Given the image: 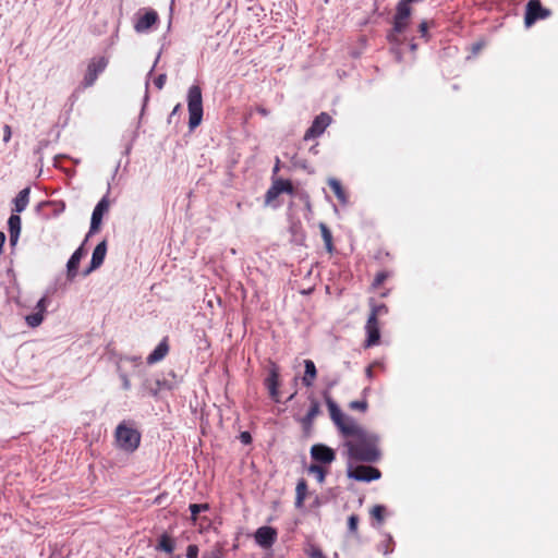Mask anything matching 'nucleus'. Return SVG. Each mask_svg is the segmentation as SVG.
Returning <instances> with one entry per match:
<instances>
[{
    "label": "nucleus",
    "mask_w": 558,
    "mask_h": 558,
    "mask_svg": "<svg viewBox=\"0 0 558 558\" xmlns=\"http://www.w3.org/2000/svg\"><path fill=\"white\" fill-rule=\"evenodd\" d=\"M51 205H53V206H56V207H57V208L54 209L56 215H57V214H59V213H62V211L65 209V205H64V203L57 204V203H54V202H49V201L39 203V204L37 205L36 209H37V210H40V209H41V207H44V206H51Z\"/></svg>",
    "instance_id": "36"
},
{
    "label": "nucleus",
    "mask_w": 558,
    "mask_h": 558,
    "mask_svg": "<svg viewBox=\"0 0 558 558\" xmlns=\"http://www.w3.org/2000/svg\"><path fill=\"white\" fill-rule=\"evenodd\" d=\"M130 151H131V145H129V146L125 148L124 154H125V155H129V154H130Z\"/></svg>",
    "instance_id": "59"
},
{
    "label": "nucleus",
    "mask_w": 558,
    "mask_h": 558,
    "mask_svg": "<svg viewBox=\"0 0 558 558\" xmlns=\"http://www.w3.org/2000/svg\"><path fill=\"white\" fill-rule=\"evenodd\" d=\"M168 352H169V343H168V338L166 337L158 343V345L147 356L146 363L148 365L156 364V363L162 361L166 357V355L168 354Z\"/></svg>",
    "instance_id": "20"
},
{
    "label": "nucleus",
    "mask_w": 558,
    "mask_h": 558,
    "mask_svg": "<svg viewBox=\"0 0 558 558\" xmlns=\"http://www.w3.org/2000/svg\"><path fill=\"white\" fill-rule=\"evenodd\" d=\"M108 209H109V198H108V195H105L97 203V205L95 206V208L92 213L90 227H89V231H88L86 239L89 235L98 232V230L100 229L101 222H102V217L108 211Z\"/></svg>",
    "instance_id": "10"
},
{
    "label": "nucleus",
    "mask_w": 558,
    "mask_h": 558,
    "mask_svg": "<svg viewBox=\"0 0 558 558\" xmlns=\"http://www.w3.org/2000/svg\"><path fill=\"white\" fill-rule=\"evenodd\" d=\"M401 33H395V31L390 29V32L387 34V39L390 44L400 45L401 41L399 39V35Z\"/></svg>",
    "instance_id": "43"
},
{
    "label": "nucleus",
    "mask_w": 558,
    "mask_h": 558,
    "mask_svg": "<svg viewBox=\"0 0 558 558\" xmlns=\"http://www.w3.org/2000/svg\"><path fill=\"white\" fill-rule=\"evenodd\" d=\"M366 376H367L368 378H372V376H373V371H372V367H371V366H368V367L366 368Z\"/></svg>",
    "instance_id": "58"
},
{
    "label": "nucleus",
    "mask_w": 558,
    "mask_h": 558,
    "mask_svg": "<svg viewBox=\"0 0 558 558\" xmlns=\"http://www.w3.org/2000/svg\"><path fill=\"white\" fill-rule=\"evenodd\" d=\"M148 86H149V82L146 81V84H145V87H146V90H145V96H144V104H143V108H142V112L144 111L145 107H146V104L149 99V96H148Z\"/></svg>",
    "instance_id": "51"
},
{
    "label": "nucleus",
    "mask_w": 558,
    "mask_h": 558,
    "mask_svg": "<svg viewBox=\"0 0 558 558\" xmlns=\"http://www.w3.org/2000/svg\"><path fill=\"white\" fill-rule=\"evenodd\" d=\"M387 277H388V274H387V272H385V271H380V272H378V274L376 275L375 279H374L373 284H374L375 287H379V286H381V284L385 282V280L387 279Z\"/></svg>",
    "instance_id": "42"
},
{
    "label": "nucleus",
    "mask_w": 558,
    "mask_h": 558,
    "mask_svg": "<svg viewBox=\"0 0 558 558\" xmlns=\"http://www.w3.org/2000/svg\"><path fill=\"white\" fill-rule=\"evenodd\" d=\"M159 21L158 13L149 9L145 11V13L136 20L134 24V29L137 33H146L148 32L157 22Z\"/></svg>",
    "instance_id": "16"
},
{
    "label": "nucleus",
    "mask_w": 558,
    "mask_h": 558,
    "mask_svg": "<svg viewBox=\"0 0 558 558\" xmlns=\"http://www.w3.org/2000/svg\"><path fill=\"white\" fill-rule=\"evenodd\" d=\"M295 493H296V496H295V507L296 508H302L304 499H305L306 494H307V484H306L305 480L302 478V480H300L298 482Z\"/></svg>",
    "instance_id": "25"
},
{
    "label": "nucleus",
    "mask_w": 558,
    "mask_h": 558,
    "mask_svg": "<svg viewBox=\"0 0 558 558\" xmlns=\"http://www.w3.org/2000/svg\"><path fill=\"white\" fill-rule=\"evenodd\" d=\"M409 47H410L411 51H415L417 49V45L415 43H413V40H411V43L409 44Z\"/></svg>",
    "instance_id": "55"
},
{
    "label": "nucleus",
    "mask_w": 558,
    "mask_h": 558,
    "mask_svg": "<svg viewBox=\"0 0 558 558\" xmlns=\"http://www.w3.org/2000/svg\"><path fill=\"white\" fill-rule=\"evenodd\" d=\"M198 546L195 544H190L186 548V557L187 558H197L198 557Z\"/></svg>",
    "instance_id": "40"
},
{
    "label": "nucleus",
    "mask_w": 558,
    "mask_h": 558,
    "mask_svg": "<svg viewBox=\"0 0 558 558\" xmlns=\"http://www.w3.org/2000/svg\"><path fill=\"white\" fill-rule=\"evenodd\" d=\"M5 234L2 231H0V255L3 253V245L5 243Z\"/></svg>",
    "instance_id": "53"
},
{
    "label": "nucleus",
    "mask_w": 558,
    "mask_h": 558,
    "mask_svg": "<svg viewBox=\"0 0 558 558\" xmlns=\"http://www.w3.org/2000/svg\"><path fill=\"white\" fill-rule=\"evenodd\" d=\"M308 473L314 474L318 483L323 484L325 482L327 470L319 464H311L307 468Z\"/></svg>",
    "instance_id": "28"
},
{
    "label": "nucleus",
    "mask_w": 558,
    "mask_h": 558,
    "mask_svg": "<svg viewBox=\"0 0 558 558\" xmlns=\"http://www.w3.org/2000/svg\"><path fill=\"white\" fill-rule=\"evenodd\" d=\"M349 408L351 410H357V411H362V412H365L368 408V403L365 399L363 400H354V401H351L349 403Z\"/></svg>",
    "instance_id": "34"
},
{
    "label": "nucleus",
    "mask_w": 558,
    "mask_h": 558,
    "mask_svg": "<svg viewBox=\"0 0 558 558\" xmlns=\"http://www.w3.org/2000/svg\"><path fill=\"white\" fill-rule=\"evenodd\" d=\"M203 558H221V554L219 550H215L209 554H204Z\"/></svg>",
    "instance_id": "50"
},
{
    "label": "nucleus",
    "mask_w": 558,
    "mask_h": 558,
    "mask_svg": "<svg viewBox=\"0 0 558 558\" xmlns=\"http://www.w3.org/2000/svg\"><path fill=\"white\" fill-rule=\"evenodd\" d=\"M119 377H120V379L122 381V388L124 390H130L131 389V381L129 379V376L125 373H120Z\"/></svg>",
    "instance_id": "48"
},
{
    "label": "nucleus",
    "mask_w": 558,
    "mask_h": 558,
    "mask_svg": "<svg viewBox=\"0 0 558 558\" xmlns=\"http://www.w3.org/2000/svg\"><path fill=\"white\" fill-rule=\"evenodd\" d=\"M328 185L333 191L335 195L337 196V198L339 199V202L341 204L344 205L348 203V196H347L344 190L342 189V185L339 180H337L335 178H330L328 180Z\"/></svg>",
    "instance_id": "24"
},
{
    "label": "nucleus",
    "mask_w": 558,
    "mask_h": 558,
    "mask_svg": "<svg viewBox=\"0 0 558 558\" xmlns=\"http://www.w3.org/2000/svg\"><path fill=\"white\" fill-rule=\"evenodd\" d=\"M278 532L275 527L264 525L258 527L254 533L255 543L265 549L270 548L277 541Z\"/></svg>",
    "instance_id": "11"
},
{
    "label": "nucleus",
    "mask_w": 558,
    "mask_h": 558,
    "mask_svg": "<svg viewBox=\"0 0 558 558\" xmlns=\"http://www.w3.org/2000/svg\"><path fill=\"white\" fill-rule=\"evenodd\" d=\"M319 229H320L322 238L324 240L325 247H326L327 252L332 253L333 244H332V233H331L330 229L324 222L319 223Z\"/></svg>",
    "instance_id": "26"
},
{
    "label": "nucleus",
    "mask_w": 558,
    "mask_h": 558,
    "mask_svg": "<svg viewBox=\"0 0 558 558\" xmlns=\"http://www.w3.org/2000/svg\"><path fill=\"white\" fill-rule=\"evenodd\" d=\"M22 229V219L19 214H11L8 219V231L10 235V246L14 247L17 244Z\"/></svg>",
    "instance_id": "19"
},
{
    "label": "nucleus",
    "mask_w": 558,
    "mask_h": 558,
    "mask_svg": "<svg viewBox=\"0 0 558 558\" xmlns=\"http://www.w3.org/2000/svg\"><path fill=\"white\" fill-rule=\"evenodd\" d=\"M407 26L408 20H399V17L393 16V26L391 29L395 31V33L402 34L407 29Z\"/></svg>",
    "instance_id": "33"
},
{
    "label": "nucleus",
    "mask_w": 558,
    "mask_h": 558,
    "mask_svg": "<svg viewBox=\"0 0 558 558\" xmlns=\"http://www.w3.org/2000/svg\"><path fill=\"white\" fill-rule=\"evenodd\" d=\"M239 439L243 445H251L253 440L252 435L246 430L240 433Z\"/></svg>",
    "instance_id": "46"
},
{
    "label": "nucleus",
    "mask_w": 558,
    "mask_h": 558,
    "mask_svg": "<svg viewBox=\"0 0 558 558\" xmlns=\"http://www.w3.org/2000/svg\"><path fill=\"white\" fill-rule=\"evenodd\" d=\"M182 109V106L181 104H178L174 106V108L172 109V111L170 112L169 117H168V123L171 124L174 122L175 120V117L179 114V112L181 111Z\"/></svg>",
    "instance_id": "44"
},
{
    "label": "nucleus",
    "mask_w": 558,
    "mask_h": 558,
    "mask_svg": "<svg viewBox=\"0 0 558 558\" xmlns=\"http://www.w3.org/2000/svg\"><path fill=\"white\" fill-rule=\"evenodd\" d=\"M418 33L421 34V37L425 40L429 39L428 35V23L426 21H422L418 25Z\"/></svg>",
    "instance_id": "38"
},
{
    "label": "nucleus",
    "mask_w": 558,
    "mask_h": 558,
    "mask_svg": "<svg viewBox=\"0 0 558 558\" xmlns=\"http://www.w3.org/2000/svg\"><path fill=\"white\" fill-rule=\"evenodd\" d=\"M177 386V375L173 371H170L167 376L145 377L140 389L143 396L148 395L158 398L160 391L173 390Z\"/></svg>",
    "instance_id": "3"
},
{
    "label": "nucleus",
    "mask_w": 558,
    "mask_h": 558,
    "mask_svg": "<svg viewBox=\"0 0 558 558\" xmlns=\"http://www.w3.org/2000/svg\"><path fill=\"white\" fill-rule=\"evenodd\" d=\"M294 396H295V393H292V395L288 398V401L292 400Z\"/></svg>",
    "instance_id": "60"
},
{
    "label": "nucleus",
    "mask_w": 558,
    "mask_h": 558,
    "mask_svg": "<svg viewBox=\"0 0 558 558\" xmlns=\"http://www.w3.org/2000/svg\"><path fill=\"white\" fill-rule=\"evenodd\" d=\"M167 81V74L161 73L155 80L154 84L158 89H162Z\"/></svg>",
    "instance_id": "41"
},
{
    "label": "nucleus",
    "mask_w": 558,
    "mask_h": 558,
    "mask_svg": "<svg viewBox=\"0 0 558 558\" xmlns=\"http://www.w3.org/2000/svg\"><path fill=\"white\" fill-rule=\"evenodd\" d=\"M27 325L32 328L38 327L43 320L44 315L40 312H35L25 317Z\"/></svg>",
    "instance_id": "31"
},
{
    "label": "nucleus",
    "mask_w": 558,
    "mask_h": 558,
    "mask_svg": "<svg viewBox=\"0 0 558 558\" xmlns=\"http://www.w3.org/2000/svg\"><path fill=\"white\" fill-rule=\"evenodd\" d=\"M336 383H331L328 385V388H331Z\"/></svg>",
    "instance_id": "62"
},
{
    "label": "nucleus",
    "mask_w": 558,
    "mask_h": 558,
    "mask_svg": "<svg viewBox=\"0 0 558 558\" xmlns=\"http://www.w3.org/2000/svg\"><path fill=\"white\" fill-rule=\"evenodd\" d=\"M281 193L293 194L294 187L290 180L286 179H276L274 180L271 186L268 189L265 195L266 203H270L275 198H277Z\"/></svg>",
    "instance_id": "12"
},
{
    "label": "nucleus",
    "mask_w": 558,
    "mask_h": 558,
    "mask_svg": "<svg viewBox=\"0 0 558 558\" xmlns=\"http://www.w3.org/2000/svg\"><path fill=\"white\" fill-rule=\"evenodd\" d=\"M304 553L310 557V558H326V556L324 555L323 550L317 546L315 545L314 543H308L304 549Z\"/></svg>",
    "instance_id": "30"
},
{
    "label": "nucleus",
    "mask_w": 558,
    "mask_h": 558,
    "mask_svg": "<svg viewBox=\"0 0 558 558\" xmlns=\"http://www.w3.org/2000/svg\"><path fill=\"white\" fill-rule=\"evenodd\" d=\"M29 194H31L29 186L24 187L23 190H21L17 193V195L13 199V203H14L13 211L14 213L20 214L26 209L28 202H29Z\"/></svg>",
    "instance_id": "21"
},
{
    "label": "nucleus",
    "mask_w": 558,
    "mask_h": 558,
    "mask_svg": "<svg viewBox=\"0 0 558 558\" xmlns=\"http://www.w3.org/2000/svg\"><path fill=\"white\" fill-rule=\"evenodd\" d=\"M550 11L542 5L541 0H530L526 3L524 24L531 27L536 21L548 17Z\"/></svg>",
    "instance_id": "7"
},
{
    "label": "nucleus",
    "mask_w": 558,
    "mask_h": 558,
    "mask_svg": "<svg viewBox=\"0 0 558 558\" xmlns=\"http://www.w3.org/2000/svg\"><path fill=\"white\" fill-rule=\"evenodd\" d=\"M325 402L328 407L330 417L340 433L344 435H353L361 433L360 426L354 418L342 413L338 404L332 400L327 390L323 392Z\"/></svg>",
    "instance_id": "2"
},
{
    "label": "nucleus",
    "mask_w": 558,
    "mask_h": 558,
    "mask_svg": "<svg viewBox=\"0 0 558 558\" xmlns=\"http://www.w3.org/2000/svg\"><path fill=\"white\" fill-rule=\"evenodd\" d=\"M114 437L117 446L121 450L132 453L140 447L142 435L136 428L122 422L117 426Z\"/></svg>",
    "instance_id": "5"
},
{
    "label": "nucleus",
    "mask_w": 558,
    "mask_h": 558,
    "mask_svg": "<svg viewBox=\"0 0 558 558\" xmlns=\"http://www.w3.org/2000/svg\"><path fill=\"white\" fill-rule=\"evenodd\" d=\"M308 400L311 402L310 409L306 415L299 420L305 433H308L313 428L314 418L320 413V404L318 400L312 395L308 397Z\"/></svg>",
    "instance_id": "17"
},
{
    "label": "nucleus",
    "mask_w": 558,
    "mask_h": 558,
    "mask_svg": "<svg viewBox=\"0 0 558 558\" xmlns=\"http://www.w3.org/2000/svg\"><path fill=\"white\" fill-rule=\"evenodd\" d=\"M279 376H280L279 368L275 363H272L268 371V375H267L264 384H265L266 388L268 389L270 398L275 402H280Z\"/></svg>",
    "instance_id": "13"
},
{
    "label": "nucleus",
    "mask_w": 558,
    "mask_h": 558,
    "mask_svg": "<svg viewBox=\"0 0 558 558\" xmlns=\"http://www.w3.org/2000/svg\"><path fill=\"white\" fill-rule=\"evenodd\" d=\"M189 510L191 512V520L193 522H195L197 519V515L201 512L209 510V505L208 504H190Z\"/></svg>",
    "instance_id": "29"
},
{
    "label": "nucleus",
    "mask_w": 558,
    "mask_h": 558,
    "mask_svg": "<svg viewBox=\"0 0 558 558\" xmlns=\"http://www.w3.org/2000/svg\"><path fill=\"white\" fill-rule=\"evenodd\" d=\"M304 368L305 371L302 378V384L305 387H312L317 376L316 365L312 360H304Z\"/></svg>",
    "instance_id": "23"
},
{
    "label": "nucleus",
    "mask_w": 558,
    "mask_h": 558,
    "mask_svg": "<svg viewBox=\"0 0 558 558\" xmlns=\"http://www.w3.org/2000/svg\"><path fill=\"white\" fill-rule=\"evenodd\" d=\"M360 522V518L357 514H351L348 518V530L350 533H356L357 532V525Z\"/></svg>",
    "instance_id": "37"
},
{
    "label": "nucleus",
    "mask_w": 558,
    "mask_h": 558,
    "mask_svg": "<svg viewBox=\"0 0 558 558\" xmlns=\"http://www.w3.org/2000/svg\"><path fill=\"white\" fill-rule=\"evenodd\" d=\"M279 169H280V160H279V158L277 157V158H276V165H275V167H274V169H272V174H274V175H275V174H277V173H278V171H279Z\"/></svg>",
    "instance_id": "54"
},
{
    "label": "nucleus",
    "mask_w": 558,
    "mask_h": 558,
    "mask_svg": "<svg viewBox=\"0 0 558 558\" xmlns=\"http://www.w3.org/2000/svg\"><path fill=\"white\" fill-rule=\"evenodd\" d=\"M189 129L195 130L203 120V96L198 85H192L187 90Z\"/></svg>",
    "instance_id": "4"
},
{
    "label": "nucleus",
    "mask_w": 558,
    "mask_h": 558,
    "mask_svg": "<svg viewBox=\"0 0 558 558\" xmlns=\"http://www.w3.org/2000/svg\"><path fill=\"white\" fill-rule=\"evenodd\" d=\"M385 512H386V507L383 505H376L371 510L372 517L375 520H377L379 523H381L384 521Z\"/></svg>",
    "instance_id": "32"
},
{
    "label": "nucleus",
    "mask_w": 558,
    "mask_h": 558,
    "mask_svg": "<svg viewBox=\"0 0 558 558\" xmlns=\"http://www.w3.org/2000/svg\"><path fill=\"white\" fill-rule=\"evenodd\" d=\"M108 62L109 61L106 57L93 58L87 65L86 73L81 85L84 88L92 87L96 83L99 74L106 70Z\"/></svg>",
    "instance_id": "6"
},
{
    "label": "nucleus",
    "mask_w": 558,
    "mask_h": 558,
    "mask_svg": "<svg viewBox=\"0 0 558 558\" xmlns=\"http://www.w3.org/2000/svg\"><path fill=\"white\" fill-rule=\"evenodd\" d=\"M46 307H47V298L43 296L38 300L35 310H36V312H40L44 315L46 312Z\"/></svg>",
    "instance_id": "45"
},
{
    "label": "nucleus",
    "mask_w": 558,
    "mask_h": 558,
    "mask_svg": "<svg viewBox=\"0 0 558 558\" xmlns=\"http://www.w3.org/2000/svg\"><path fill=\"white\" fill-rule=\"evenodd\" d=\"M106 254H107V242L106 241H101L94 248L93 254H92V259H90V263H89V267L86 268L83 271V276L86 277L92 271H94L97 268H99L102 265L104 260H105Z\"/></svg>",
    "instance_id": "15"
},
{
    "label": "nucleus",
    "mask_w": 558,
    "mask_h": 558,
    "mask_svg": "<svg viewBox=\"0 0 558 558\" xmlns=\"http://www.w3.org/2000/svg\"><path fill=\"white\" fill-rule=\"evenodd\" d=\"M119 168H120V162L117 165L114 172H117Z\"/></svg>",
    "instance_id": "61"
},
{
    "label": "nucleus",
    "mask_w": 558,
    "mask_h": 558,
    "mask_svg": "<svg viewBox=\"0 0 558 558\" xmlns=\"http://www.w3.org/2000/svg\"><path fill=\"white\" fill-rule=\"evenodd\" d=\"M155 549L166 554H172L175 549V541L168 533H162L158 538Z\"/></svg>",
    "instance_id": "22"
},
{
    "label": "nucleus",
    "mask_w": 558,
    "mask_h": 558,
    "mask_svg": "<svg viewBox=\"0 0 558 558\" xmlns=\"http://www.w3.org/2000/svg\"><path fill=\"white\" fill-rule=\"evenodd\" d=\"M317 144L313 145L311 148H310V151L314 155L318 154V149H317Z\"/></svg>",
    "instance_id": "56"
},
{
    "label": "nucleus",
    "mask_w": 558,
    "mask_h": 558,
    "mask_svg": "<svg viewBox=\"0 0 558 558\" xmlns=\"http://www.w3.org/2000/svg\"><path fill=\"white\" fill-rule=\"evenodd\" d=\"M360 430L361 433L359 434L344 435L345 437H355L357 439L356 442H345L349 458L347 476L354 481L369 483L372 481L379 480L381 477V472L377 468L371 465H357L356 468H353L352 461L367 463L377 462L381 457V452L376 447L378 436L366 432L361 426Z\"/></svg>",
    "instance_id": "1"
},
{
    "label": "nucleus",
    "mask_w": 558,
    "mask_h": 558,
    "mask_svg": "<svg viewBox=\"0 0 558 558\" xmlns=\"http://www.w3.org/2000/svg\"><path fill=\"white\" fill-rule=\"evenodd\" d=\"M11 136H12V131H11L10 125L4 124V126H3V142L8 143L11 140Z\"/></svg>",
    "instance_id": "49"
},
{
    "label": "nucleus",
    "mask_w": 558,
    "mask_h": 558,
    "mask_svg": "<svg viewBox=\"0 0 558 558\" xmlns=\"http://www.w3.org/2000/svg\"><path fill=\"white\" fill-rule=\"evenodd\" d=\"M159 56H160V54H158V56H157V58H156V60H155V63H154L153 68H151V69H150V71L148 72V76H150V75H151V73L154 72V69H155V66H156V64H157V62H158V60H159Z\"/></svg>",
    "instance_id": "57"
},
{
    "label": "nucleus",
    "mask_w": 558,
    "mask_h": 558,
    "mask_svg": "<svg viewBox=\"0 0 558 558\" xmlns=\"http://www.w3.org/2000/svg\"><path fill=\"white\" fill-rule=\"evenodd\" d=\"M120 361H128L133 363L135 366L140 365L142 363V357L140 355H133V356H122L120 357Z\"/></svg>",
    "instance_id": "47"
},
{
    "label": "nucleus",
    "mask_w": 558,
    "mask_h": 558,
    "mask_svg": "<svg viewBox=\"0 0 558 558\" xmlns=\"http://www.w3.org/2000/svg\"><path fill=\"white\" fill-rule=\"evenodd\" d=\"M86 252L83 247V244L77 247L74 253L71 255L66 263V279L69 281H73L77 274H78V267L81 259L85 256Z\"/></svg>",
    "instance_id": "18"
},
{
    "label": "nucleus",
    "mask_w": 558,
    "mask_h": 558,
    "mask_svg": "<svg viewBox=\"0 0 558 558\" xmlns=\"http://www.w3.org/2000/svg\"><path fill=\"white\" fill-rule=\"evenodd\" d=\"M371 313L372 314H375V316H380V315H385L388 313V307L385 305V304H375V303H371Z\"/></svg>",
    "instance_id": "35"
},
{
    "label": "nucleus",
    "mask_w": 558,
    "mask_h": 558,
    "mask_svg": "<svg viewBox=\"0 0 558 558\" xmlns=\"http://www.w3.org/2000/svg\"><path fill=\"white\" fill-rule=\"evenodd\" d=\"M314 464L328 465L336 460V452L325 444H315L310 450Z\"/></svg>",
    "instance_id": "8"
},
{
    "label": "nucleus",
    "mask_w": 558,
    "mask_h": 558,
    "mask_svg": "<svg viewBox=\"0 0 558 558\" xmlns=\"http://www.w3.org/2000/svg\"><path fill=\"white\" fill-rule=\"evenodd\" d=\"M365 330H366L367 337H366L364 347L371 348V347L378 344L379 339H380V330H379V326H378V319H377V316H375V314H372V313L369 314L367 322H366Z\"/></svg>",
    "instance_id": "14"
},
{
    "label": "nucleus",
    "mask_w": 558,
    "mask_h": 558,
    "mask_svg": "<svg viewBox=\"0 0 558 558\" xmlns=\"http://www.w3.org/2000/svg\"><path fill=\"white\" fill-rule=\"evenodd\" d=\"M411 2H408V0H400L397 4V12L396 15L399 17V20H408L411 15Z\"/></svg>",
    "instance_id": "27"
},
{
    "label": "nucleus",
    "mask_w": 558,
    "mask_h": 558,
    "mask_svg": "<svg viewBox=\"0 0 558 558\" xmlns=\"http://www.w3.org/2000/svg\"><path fill=\"white\" fill-rule=\"evenodd\" d=\"M256 111L263 117H267L269 114V110L263 106H258Z\"/></svg>",
    "instance_id": "52"
},
{
    "label": "nucleus",
    "mask_w": 558,
    "mask_h": 558,
    "mask_svg": "<svg viewBox=\"0 0 558 558\" xmlns=\"http://www.w3.org/2000/svg\"><path fill=\"white\" fill-rule=\"evenodd\" d=\"M293 166L294 167H298V168H302L304 170H306L308 173H313L314 171L312 169L308 168V165H307V161L305 159H299V158H293Z\"/></svg>",
    "instance_id": "39"
},
{
    "label": "nucleus",
    "mask_w": 558,
    "mask_h": 558,
    "mask_svg": "<svg viewBox=\"0 0 558 558\" xmlns=\"http://www.w3.org/2000/svg\"><path fill=\"white\" fill-rule=\"evenodd\" d=\"M331 123V117L327 112H320L315 117L311 126L304 134V141L314 140L320 136Z\"/></svg>",
    "instance_id": "9"
}]
</instances>
